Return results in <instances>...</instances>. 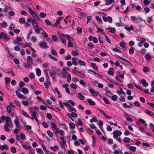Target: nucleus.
Masks as SVG:
<instances>
[{
	"label": "nucleus",
	"instance_id": "f257e3e1",
	"mask_svg": "<svg viewBox=\"0 0 154 154\" xmlns=\"http://www.w3.org/2000/svg\"><path fill=\"white\" fill-rule=\"evenodd\" d=\"M1 119L3 121L5 120L6 123L4 125L5 130L7 131H9L10 130L9 128H11L12 125V122L11 118L9 116L6 117L3 115L1 117Z\"/></svg>",
	"mask_w": 154,
	"mask_h": 154
},
{
	"label": "nucleus",
	"instance_id": "f03ea898",
	"mask_svg": "<svg viewBox=\"0 0 154 154\" xmlns=\"http://www.w3.org/2000/svg\"><path fill=\"white\" fill-rule=\"evenodd\" d=\"M131 18L132 22L134 21L136 23H141L143 21L142 19L140 17H136L134 16H132L131 17Z\"/></svg>",
	"mask_w": 154,
	"mask_h": 154
},
{
	"label": "nucleus",
	"instance_id": "7ed1b4c3",
	"mask_svg": "<svg viewBox=\"0 0 154 154\" xmlns=\"http://www.w3.org/2000/svg\"><path fill=\"white\" fill-rule=\"evenodd\" d=\"M39 46L40 48L42 49H46L49 48L46 43L44 41L41 42L40 43Z\"/></svg>",
	"mask_w": 154,
	"mask_h": 154
},
{
	"label": "nucleus",
	"instance_id": "20e7f679",
	"mask_svg": "<svg viewBox=\"0 0 154 154\" xmlns=\"http://www.w3.org/2000/svg\"><path fill=\"white\" fill-rule=\"evenodd\" d=\"M105 35L100 34L99 35V42L101 43H103L104 42L105 39Z\"/></svg>",
	"mask_w": 154,
	"mask_h": 154
},
{
	"label": "nucleus",
	"instance_id": "39448f33",
	"mask_svg": "<svg viewBox=\"0 0 154 154\" xmlns=\"http://www.w3.org/2000/svg\"><path fill=\"white\" fill-rule=\"evenodd\" d=\"M35 29V32L37 34L40 33V30L43 31V29L42 28L38 26H37L35 27H33Z\"/></svg>",
	"mask_w": 154,
	"mask_h": 154
},
{
	"label": "nucleus",
	"instance_id": "423d86ee",
	"mask_svg": "<svg viewBox=\"0 0 154 154\" xmlns=\"http://www.w3.org/2000/svg\"><path fill=\"white\" fill-rule=\"evenodd\" d=\"M89 90L90 93L94 96H97L99 94V92H96L92 88H89Z\"/></svg>",
	"mask_w": 154,
	"mask_h": 154
},
{
	"label": "nucleus",
	"instance_id": "0eeeda50",
	"mask_svg": "<svg viewBox=\"0 0 154 154\" xmlns=\"http://www.w3.org/2000/svg\"><path fill=\"white\" fill-rule=\"evenodd\" d=\"M51 128L52 129H54L57 132H58L59 131V129L57 127V124L54 122H51Z\"/></svg>",
	"mask_w": 154,
	"mask_h": 154
},
{
	"label": "nucleus",
	"instance_id": "6e6552de",
	"mask_svg": "<svg viewBox=\"0 0 154 154\" xmlns=\"http://www.w3.org/2000/svg\"><path fill=\"white\" fill-rule=\"evenodd\" d=\"M125 146L127 148L133 152L135 151L137 149L136 147L133 146H131L130 145H125Z\"/></svg>",
	"mask_w": 154,
	"mask_h": 154
},
{
	"label": "nucleus",
	"instance_id": "1a4fd4ad",
	"mask_svg": "<svg viewBox=\"0 0 154 154\" xmlns=\"http://www.w3.org/2000/svg\"><path fill=\"white\" fill-rule=\"evenodd\" d=\"M22 147L25 149L31 150L32 147L29 145V143H28L26 144H23L22 145Z\"/></svg>",
	"mask_w": 154,
	"mask_h": 154
},
{
	"label": "nucleus",
	"instance_id": "9d476101",
	"mask_svg": "<svg viewBox=\"0 0 154 154\" xmlns=\"http://www.w3.org/2000/svg\"><path fill=\"white\" fill-rule=\"evenodd\" d=\"M62 36H63L64 37L67 38L69 41H74V39L72 37H70L69 35L66 34H63Z\"/></svg>",
	"mask_w": 154,
	"mask_h": 154
},
{
	"label": "nucleus",
	"instance_id": "9b49d317",
	"mask_svg": "<svg viewBox=\"0 0 154 154\" xmlns=\"http://www.w3.org/2000/svg\"><path fill=\"white\" fill-rule=\"evenodd\" d=\"M62 35L63 34H60V35L59 36V38L62 43H63L64 45H66V39L64 38L63 36H62Z\"/></svg>",
	"mask_w": 154,
	"mask_h": 154
},
{
	"label": "nucleus",
	"instance_id": "f8f14e48",
	"mask_svg": "<svg viewBox=\"0 0 154 154\" xmlns=\"http://www.w3.org/2000/svg\"><path fill=\"white\" fill-rule=\"evenodd\" d=\"M97 109L100 112L102 113L103 114L105 117L106 118L108 119H111L112 118L110 116H109L107 115L106 114L105 112L103 111L102 109H99L97 108Z\"/></svg>",
	"mask_w": 154,
	"mask_h": 154
},
{
	"label": "nucleus",
	"instance_id": "ddd939ff",
	"mask_svg": "<svg viewBox=\"0 0 154 154\" xmlns=\"http://www.w3.org/2000/svg\"><path fill=\"white\" fill-rule=\"evenodd\" d=\"M22 41V38L20 37H18L17 38L16 40H15L14 41V45H20V44L18 43V42H21Z\"/></svg>",
	"mask_w": 154,
	"mask_h": 154
},
{
	"label": "nucleus",
	"instance_id": "4468645a",
	"mask_svg": "<svg viewBox=\"0 0 154 154\" xmlns=\"http://www.w3.org/2000/svg\"><path fill=\"white\" fill-rule=\"evenodd\" d=\"M114 69L113 68H110L108 72V74L111 75H114Z\"/></svg>",
	"mask_w": 154,
	"mask_h": 154
},
{
	"label": "nucleus",
	"instance_id": "2eb2a0df",
	"mask_svg": "<svg viewBox=\"0 0 154 154\" xmlns=\"http://www.w3.org/2000/svg\"><path fill=\"white\" fill-rule=\"evenodd\" d=\"M122 134V132L121 131L119 130L114 131L113 132V135H116L117 136H120Z\"/></svg>",
	"mask_w": 154,
	"mask_h": 154
},
{
	"label": "nucleus",
	"instance_id": "dca6fc26",
	"mask_svg": "<svg viewBox=\"0 0 154 154\" xmlns=\"http://www.w3.org/2000/svg\"><path fill=\"white\" fill-rule=\"evenodd\" d=\"M120 46L123 48L125 51L127 50L126 47H125V42H121L119 44Z\"/></svg>",
	"mask_w": 154,
	"mask_h": 154
},
{
	"label": "nucleus",
	"instance_id": "f3484780",
	"mask_svg": "<svg viewBox=\"0 0 154 154\" xmlns=\"http://www.w3.org/2000/svg\"><path fill=\"white\" fill-rule=\"evenodd\" d=\"M65 68H63V71H64V72H61V74H62V77L63 78H66L68 74L69 73L68 72L65 71Z\"/></svg>",
	"mask_w": 154,
	"mask_h": 154
},
{
	"label": "nucleus",
	"instance_id": "a211bd4d",
	"mask_svg": "<svg viewBox=\"0 0 154 154\" xmlns=\"http://www.w3.org/2000/svg\"><path fill=\"white\" fill-rule=\"evenodd\" d=\"M8 149L9 148L8 146L6 144H5L4 145H2L0 146V149L2 151H3L4 149L8 150Z\"/></svg>",
	"mask_w": 154,
	"mask_h": 154
},
{
	"label": "nucleus",
	"instance_id": "6ab92c4d",
	"mask_svg": "<svg viewBox=\"0 0 154 154\" xmlns=\"http://www.w3.org/2000/svg\"><path fill=\"white\" fill-rule=\"evenodd\" d=\"M113 153L114 154H123L122 151L119 149L114 150Z\"/></svg>",
	"mask_w": 154,
	"mask_h": 154
},
{
	"label": "nucleus",
	"instance_id": "aec40b11",
	"mask_svg": "<svg viewBox=\"0 0 154 154\" xmlns=\"http://www.w3.org/2000/svg\"><path fill=\"white\" fill-rule=\"evenodd\" d=\"M104 1L106 2L105 5H110L114 2L113 0H106Z\"/></svg>",
	"mask_w": 154,
	"mask_h": 154
},
{
	"label": "nucleus",
	"instance_id": "412c9836",
	"mask_svg": "<svg viewBox=\"0 0 154 154\" xmlns=\"http://www.w3.org/2000/svg\"><path fill=\"white\" fill-rule=\"evenodd\" d=\"M142 85L145 87H147L148 83L145 79H142L141 81Z\"/></svg>",
	"mask_w": 154,
	"mask_h": 154
},
{
	"label": "nucleus",
	"instance_id": "4be33fe9",
	"mask_svg": "<svg viewBox=\"0 0 154 154\" xmlns=\"http://www.w3.org/2000/svg\"><path fill=\"white\" fill-rule=\"evenodd\" d=\"M51 53L54 56H57V52L56 50L54 49L53 47H51Z\"/></svg>",
	"mask_w": 154,
	"mask_h": 154
},
{
	"label": "nucleus",
	"instance_id": "5701e85b",
	"mask_svg": "<svg viewBox=\"0 0 154 154\" xmlns=\"http://www.w3.org/2000/svg\"><path fill=\"white\" fill-rule=\"evenodd\" d=\"M146 60L149 62L151 60H152V58L151 56L149 54H147L145 56Z\"/></svg>",
	"mask_w": 154,
	"mask_h": 154
},
{
	"label": "nucleus",
	"instance_id": "b1692460",
	"mask_svg": "<svg viewBox=\"0 0 154 154\" xmlns=\"http://www.w3.org/2000/svg\"><path fill=\"white\" fill-rule=\"evenodd\" d=\"M7 25V23L5 21H3L2 23H0V26L2 28H5Z\"/></svg>",
	"mask_w": 154,
	"mask_h": 154
},
{
	"label": "nucleus",
	"instance_id": "393cba45",
	"mask_svg": "<svg viewBox=\"0 0 154 154\" xmlns=\"http://www.w3.org/2000/svg\"><path fill=\"white\" fill-rule=\"evenodd\" d=\"M79 15L80 18H83L86 17L87 16V14L85 12H81L79 14Z\"/></svg>",
	"mask_w": 154,
	"mask_h": 154
},
{
	"label": "nucleus",
	"instance_id": "a878e982",
	"mask_svg": "<svg viewBox=\"0 0 154 154\" xmlns=\"http://www.w3.org/2000/svg\"><path fill=\"white\" fill-rule=\"evenodd\" d=\"M32 25L34 27L37 26H38V23L36 22V20L35 19H33L32 21Z\"/></svg>",
	"mask_w": 154,
	"mask_h": 154
},
{
	"label": "nucleus",
	"instance_id": "bb28decb",
	"mask_svg": "<svg viewBox=\"0 0 154 154\" xmlns=\"http://www.w3.org/2000/svg\"><path fill=\"white\" fill-rule=\"evenodd\" d=\"M144 112L145 113L150 116H153L154 115V113L152 112L149 110L146 109Z\"/></svg>",
	"mask_w": 154,
	"mask_h": 154
},
{
	"label": "nucleus",
	"instance_id": "cd10ccee",
	"mask_svg": "<svg viewBox=\"0 0 154 154\" xmlns=\"http://www.w3.org/2000/svg\"><path fill=\"white\" fill-rule=\"evenodd\" d=\"M72 63L74 65H78V62L77 61V59L75 57H74L72 58Z\"/></svg>",
	"mask_w": 154,
	"mask_h": 154
},
{
	"label": "nucleus",
	"instance_id": "c85d7f7f",
	"mask_svg": "<svg viewBox=\"0 0 154 154\" xmlns=\"http://www.w3.org/2000/svg\"><path fill=\"white\" fill-rule=\"evenodd\" d=\"M32 45V44L30 43L24 44L23 43H22L20 44V45L22 46L23 48H25L27 47H30Z\"/></svg>",
	"mask_w": 154,
	"mask_h": 154
},
{
	"label": "nucleus",
	"instance_id": "c756f323",
	"mask_svg": "<svg viewBox=\"0 0 154 154\" xmlns=\"http://www.w3.org/2000/svg\"><path fill=\"white\" fill-rule=\"evenodd\" d=\"M131 140V139L130 138L127 137H125L123 138V141L124 143H129Z\"/></svg>",
	"mask_w": 154,
	"mask_h": 154
},
{
	"label": "nucleus",
	"instance_id": "7c9ffc66",
	"mask_svg": "<svg viewBox=\"0 0 154 154\" xmlns=\"http://www.w3.org/2000/svg\"><path fill=\"white\" fill-rule=\"evenodd\" d=\"M67 109L70 112L72 111L76 112L77 111V110L74 107H72L71 106L69 107Z\"/></svg>",
	"mask_w": 154,
	"mask_h": 154
},
{
	"label": "nucleus",
	"instance_id": "2f4dec72",
	"mask_svg": "<svg viewBox=\"0 0 154 154\" xmlns=\"http://www.w3.org/2000/svg\"><path fill=\"white\" fill-rule=\"evenodd\" d=\"M14 122L17 128H20L21 127V126L19 124V121L17 119L14 120Z\"/></svg>",
	"mask_w": 154,
	"mask_h": 154
},
{
	"label": "nucleus",
	"instance_id": "473e14b6",
	"mask_svg": "<svg viewBox=\"0 0 154 154\" xmlns=\"http://www.w3.org/2000/svg\"><path fill=\"white\" fill-rule=\"evenodd\" d=\"M138 121L139 122L143 124L145 126H147V124L146 123V121L143 119L140 118L139 119Z\"/></svg>",
	"mask_w": 154,
	"mask_h": 154
},
{
	"label": "nucleus",
	"instance_id": "72a5a7b5",
	"mask_svg": "<svg viewBox=\"0 0 154 154\" xmlns=\"http://www.w3.org/2000/svg\"><path fill=\"white\" fill-rule=\"evenodd\" d=\"M88 102L90 105H95V103L91 99H88L87 100Z\"/></svg>",
	"mask_w": 154,
	"mask_h": 154
},
{
	"label": "nucleus",
	"instance_id": "f704fd0d",
	"mask_svg": "<svg viewBox=\"0 0 154 154\" xmlns=\"http://www.w3.org/2000/svg\"><path fill=\"white\" fill-rule=\"evenodd\" d=\"M36 72L37 75L39 76L41 75V71L39 69H36Z\"/></svg>",
	"mask_w": 154,
	"mask_h": 154
},
{
	"label": "nucleus",
	"instance_id": "c9c22d12",
	"mask_svg": "<svg viewBox=\"0 0 154 154\" xmlns=\"http://www.w3.org/2000/svg\"><path fill=\"white\" fill-rule=\"evenodd\" d=\"M22 91L23 93L25 94H27L29 93V91L28 89L26 88H24L22 89Z\"/></svg>",
	"mask_w": 154,
	"mask_h": 154
},
{
	"label": "nucleus",
	"instance_id": "e433bc0d",
	"mask_svg": "<svg viewBox=\"0 0 154 154\" xmlns=\"http://www.w3.org/2000/svg\"><path fill=\"white\" fill-rule=\"evenodd\" d=\"M109 29H110V32H111L112 33H114L116 31V29H115V28H114V27H113V28L109 27V28H106V30H108Z\"/></svg>",
	"mask_w": 154,
	"mask_h": 154
},
{
	"label": "nucleus",
	"instance_id": "4c0bfd02",
	"mask_svg": "<svg viewBox=\"0 0 154 154\" xmlns=\"http://www.w3.org/2000/svg\"><path fill=\"white\" fill-rule=\"evenodd\" d=\"M78 63H79L80 66H85L86 65V63L84 61L81 60H78Z\"/></svg>",
	"mask_w": 154,
	"mask_h": 154
},
{
	"label": "nucleus",
	"instance_id": "58836bf2",
	"mask_svg": "<svg viewBox=\"0 0 154 154\" xmlns=\"http://www.w3.org/2000/svg\"><path fill=\"white\" fill-rule=\"evenodd\" d=\"M78 97L80 100H83L85 99V97L82 95L81 93H78Z\"/></svg>",
	"mask_w": 154,
	"mask_h": 154
},
{
	"label": "nucleus",
	"instance_id": "ea45409f",
	"mask_svg": "<svg viewBox=\"0 0 154 154\" xmlns=\"http://www.w3.org/2000/svg\"><path fill=\"white\" fill-rule=\"evenodd\" d=\"M79 83L80 84L82 85L83 86L86 87L87 86L86 83L83 80H81L79 81Z\"/></svg>",
	"mask_w": 154,
	"mask_h": 154
},
{
	"label": "nucleus",
	"instance_id": "a19ab883",
	"mask_svg": "<svg viewBox=\"0 0 154 154\" xmlns=\"http://www.w3.org/2000/svg\"><path fill=\"white\" fill-rule=\"evenodd\" d=\"M69 128L71 130L73 129L75 127V124L72 123H69Z\"/></svg>",
	"mask_w": 154,
	"mask_h": 154
},
{
	"label": "nucleus",
	"instance_id": "79ce46f5",
	"mask_svg": "<svg viewBox=\"0 0 154 154\" xmlns=\"http://www.w3.org/2000/svg\"><path fill=\"white\" fill-rule=\"evenodd\" d=\"M31 40L33 42L35 43L37 41V38L35 36H32Z\"/></svg>",
	"mask_w": 154,
	"mask_h": 154
},
{
	"label": "nucleus",
	"instance_id": "37998d69",
	"mask_svg": "<svg viewBox=\"0 0 154 154\" xmlns=\"http://www.w3.org/2000/svg\"><path fill=\"white\" fill-rule=\"evenodd\" d=\"M134 48H131L129 51V52L130 54H132L134 53Z\"/></svg>",
	"mask_w": 154,
	"mask_h": 154
},
{
	"label": "nucleus",
	"instance_id": "c03bdc74",
	"mask_svg": "<svg viewBox=\"0 0 154 154\" xmlns=\"http://www.w3.org/2000/svg\"><path fill=\"white\" fill-rule=\"evenodd\" d=\"M78 75L81 77L84 78L85 77V74L83 72H78Z\"/></svg>",
	"mask_w": 154,
	"mask_h": 154
},
{
	"label": "nucleus",
	"instance_id": "a18cd8bd",
	"mask_svg": "<svg viewBox=\"0 0 154 154\" xmlns=\"http://www.w3.org/2000/svg\"><path fill=\"white\" fill-rule=\"evenodd\" d=\"M6 109L9 113H10L11 112V109L10 106L9 105L6 108Z\"/></svg>",
	"mask_w": 154,
	"mask_h": 154
},
{
	"label": "nucleus",
	"instance_id": "49530a36",
	"mask_svg": "<svg viewBox=\"0 0 154 154\" xmlns=\"http://www.w3.org/2000/svg\"><path fill=\"white\" fill-rule=\"evenodd\" d=\"M3 38L5 39L6 42H7L9 41L10 39L9 37L8 36L7 34L5 33L3 37Z\"/></svg>",
	"mask_w": 154,
	"mask_h": 154
},
{
	"label": "nucleus",
	"instance_id": "de8ad7c7",
	"mask_svg": "<svg viewBox=\"0 0 154 154\" xmlns=\"http://www.w3.org/2000/svg\"><path fill=\"white\" fill-rule=\"evenodd\" d=\"M36 151L39 154H44L42 149H41L37 148L36 149Z\"/></svg>",
	"mask_w": 154,
	"mask_h": 154
},
{
	"label": "nucleus",
	"instance_id": "09e8293b",
	"mask_svg": "<svg viewBox=\"0 0 154 154\" xmlns=\"http://www.w3.org/2000/svg\"><path fill=\"white\" fill-rule=\"evenodd\" d=\"M51 149L52 150L54 151V150H58V147L57 146H51Z\"/></svg>",
	"mask_w": 154,
	"mask_h": 154
},
{
	"label": "nucleus",
	"instance_id": "8fccbe9b",
	"mask_svg": "<svg viewBox=\"0 0 154 154\" xmlns=\"http://www.w3.org/2000/svg\"><path fill=\"white\" fill-rule=\"evenodd\" d=\"M20 137L21 139L22 140L25 139L26 136L24 134L21 133L20 135Z\"/></svg>",
	"mask_w": 154,
	"mask_h": 154
},
{
	"label": "nucleus",
	"instance_id": "3c124183",
	"mask_svg": "<svg viewBox=\"0 0 154 154\" xmlns=\"http://www.w3.org/2000/svg\"><path fill=\"white\" fill-rule=\"evenodd\" d=\"M50 76L53 79H54L55 78L56 73V72H53V73H51V72H50Z\"/></svg>",
	"mask_w": 154,
	"mask_h": 154
},
{
	"label": "nucleus",
	"instance_id": "603ef678",
	"mask_svg": "<svg viewBox=\"0 0 154 154\" xmlns=\"http://www.w3.org/2000/svg\"><path fill=\"white\" fill-rule=\"evenodd\" d=\"M14 28H15L14 25L13 23H12V24H11L10 26L9 27V29L10 30H14Z\"/></svg>",
	"mask_w": 154,
	"mask_h": 154
},
{
	"label": "nucleus",
	"instance_id": "864d4df0",
	"mask_svg": "<svg viewBox=\"0 0 154 154\" xmlns=\"http://www.w3.org/2000/svg\"><path fill=\"white\" fill-rule=\"evenodd\" d=\"M27 60L29 62L31 63H33V61L32 60L33 59L32 58V57L31 56H27Z\"/></svg>",
	"mask_w": 154,
	"mask_h": 154
},
{
	"label": "nucleus",
	"instance_id": "5fc2aeb1",
	"mask_svg": "<svg viewBox=\"0 0 154 154\" xmlns=\"http://www.w3.org/2000/svg\"><path fill=\"white\" fill-rule=\"evenodd\" d=\"M35 75L32 72L30 73L29 77L31 79H34L35 78Z\"/></svg>",
	"mask_w": 154,
	"mask_h": 154
},
{
	"label": "nucleus",
	"instance_id": "6e6d98bb",
	"mask_svg": "<svg viewBox=\"0 0 154 154\" xmlns=\"http://www.w3.org/2000/svg\"><path fill=\"white\" fill-rule=\"evenodd\" d=\"M32 117L35 118L37 117L36 116H38V114H37V112L35 111H33L32 112Z\"/></svg>",
	"mask_w": 154,
	"mask_h": 154
},
{
	"label": "nucleus",
	"instance_id": "4d7b16f0",
	"mask_svg": "<svg viewBox=\"0 0 154 154\" xmlns=\"http://www.w3.org/2000/svg\"><path fill=\"white\" fill-rule=\"evenodd\" d=\"M113 137L115 139L117 140L119 142H121L120 139V138L118 137V136L116 135H113Z\"/></svg>",
	"mask_w": 154,
	"mask_h": 154
},
{
	"label": "nucleus",
	"instance_id": "13d9d810",
	"mask_svg": "<svg viewBox=\"0 0 154 154\" xmlns=\"http://www.w3.org/2000/svg\"><path fill=\"white\" fill-rule=\"evenodd\" d=\"M19 22L21 24H23L25 22V19L24 18H21L19 20Z\"/></svg>",
	"mask_w": 154,
	"mask_h": 154
},
{
	"label": "nucleus",
	"instance_id": "bf43d9fd",
	"mask_svg": "<svg viewBox=\"0 0 154 154\" xmlns=\"http://www.w3.org/2000/svg\"><path fill=\"white\" fill-rule=\"evenodd\" d=\"M151 2V0H144L143 3L145 5L149 4Z\"/></svg>",
	"mask_w": 154,
	"mask_h": 154
},
{
	"label": "nucleus",
	"instance_id": "052dcab7",
	"mask_svg": "<svg viewBox=\"0 0 154 154\" xmlns=\"http://www.w3.org/2000/svg\"><path fill=\"white\" fill-rule=\"evenodd\" d=\"M134 28L132 25H131L130 27H127L125 28V29L128 31L131 30H133Z\"/></svg>",
	"mask_w": 154,
	"mask_h": 154
},
{
	"label": "nucleus",
	"instance_id": "680f3d73",
	"mask_svg": "<svg viewBox=\"0 0 154 154\" xmlns=\"http://www.w3.org/2000/svg\"><path fill=\"white\" fill-rule=\"evenodd\" d=\"M32 17L35 19L37 20L38 21H39L40 18L37 14L35 13L32 16Z\"/></svg>",
	"mask_w": 154,
	"mask_h": 154
},
{
	"label": "nucleus",
	"instance_id": "e2e57ef3",
	"mask_svg": "<svg viewBox=\"0 0 154 154\" xmlns=\"http://www.w3.org/2000/svg\"><path fill=\"white\" fill-rule=\"evenodd\" d=\"M67 76V81L68 82H70L71 79V75L69 73H68Z\"/></svg>",
	"mask_w": 154,
	"mask_h": 154
},
{
	"label": "nucleus",
	"instance_id": "0e129e2a",
	"mask_svg": "<svg viewBox=\"0 0 154 154\" xmlns=\"http://www.w3.org/2000/svg\"><path fill=\"white\" fill-rule=\"evenodd\" d=\"M59 106L62 109H63L64 107L63 103L62 102L60 101H59Z\"/></svg>",
	"mask_w": 154,
	"mask_h": 154
},
{
	"label": "nucleus",
	"instance_id": "69168bd1",
	"mask_svg": "<svg viewBox=\"0 0 154 154\" xmlns=\"http://www.w3.org/2000/svg\"><path fill=\"white\" fill-rule=\"evenodd\" d=\"M23 66L26 68H29L30 67L31 65L29 63H24Z\"/></svg>",
	"mask_w": 154,
	"mask_h": 154
},
{
	"label": "nucleus",
	"instance_id": "338daca9",
	"mask_svg": "<svg viewBox=\"0 0 154 154\" xmlns=\"http://www.w3.org/2000/svg\"><path fill=\"white\" fill-rule=\"evenodd\" d=\"M47 133L50 137H52L53 136V134L50 130L47 131Z\"/></svg>",
	"mask_w": 154,
	"mask_h": 154
},
{
	"label": "nucleus",
	"instance_id": "774afa93",
	"mask_svg": "<svg viewBox=\"0 0 154 154\" xmlns=\"http://www.w3.org/2000/svg\"><path fill=\"white\" fill-rule=\"evenodd\" d=\"M52 38L53 41L54 42L57 41L58 39L57 37L55 35H52Z\"/></svg>",
	"mask_w": 154,
	"mask_h": 154
}]
</instances>
